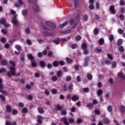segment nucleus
I'll return each mask as SVG.
<instances>
[{
    "instance_id": "nucleus-1",
    "label": "nucleus",
    "mask_w": 125,
    "mask_h": 125,
    "mask_svg": "<svg viewBox=\"0 0 125 125\" xmlns=\"http://www.w3.org/2000/svg\"><path fill=\"white\" fill-rule=\"evenodd\" d=\"M40 25L42 28H44V31L47 32V33L43 32H42V35L44 36V37H51L53 35V33H54V31L52 29H50L46 27L45 26L43 25V23L41 22Z\"/></svg>"
},
{
    "instance_id": "nucleus-2",
    "label": "nucleus",
    "mask_w": 125,
    "mask_h": 125,
    "mask_svg": "<svg viewBox=\"0 0 125 125\" xmlns=\"http://www.w3.org/2000/svg\"><path fill=\"white\" fill-rule=\"evenodd\" d=\"M9 62L12 66L10 67V72H8L7 75L9 78H11V76L15 75V73H16V68H15L16 62L12 61H10Z\"/></svg>"
},
{
    "instance_id": "nucleus-3",
    "label": "nucleus",
    "mask_w": 125,
    "mask_h": 125,
    "mask_svg": "<svg viewBox=\"0 0 125 125\" xmlns=\"http://www.w3.org/2000/svg\"><path fill=\"white\" fill-rule=\"evenodd\" d=\"M45 24L47 26H49V27H51L52 29H55L56 28V25L55 23H53V22L51 21H46L45 22Z\"/></svg>"
},
{
    "instance_id": "nucleus-4",
    "label": "nucleus",
    "mask_w": 125,
    "mask_h": 125,
    "mask_svg": "<svg viewBox=\"0 0 125 125\" xmlns=\"http://www.w3.org/2000/svg\"><path fill=\"white\" fill-rule=\"evenodd\" d=\"M17 17H18V15L15 14L13 17L12 21H11V23L14 24V25H17V24H18V20H17Z\"/></svg>"
},
{
    "instance_id": "nucleus-5",
    "label": "nucleus",
    "mask_w": 125,
    "mask_h": 125,
    "mask_svg": "<svg viewBox=\"0 0 125 125\" xmlns=\"http://www.w3.org/2000/svg\"><path fill=\"white\" fill-rule=\"evenodd\" d=\"M33 4L34 7H33V9L34 11L36 12H40V8H39V6L37 4V0H34V2H32Z\"/></svg>"
},
{
    "instance_id": "nucleus-6",
    "label": "nucleus",
    "mask_w": 125,
    "mask_h": 125,
    "mask_svg": "<svg viewBox=\"0 0 125 125\" xmlns=\"http://www.w3.org/2000/svg\"><path fill=\"white\" fill-rule=\"evenodd\" d=\"M38 118V123H37L35 125H40L42 124V120H43V117L42 116V115H38L37 116Z\"/></svg>"
},
{
    "instance_id": "nucleus-7",
    "label": "nucleus",
    "mask_w": 125,
    "mask_h": 125,
    "mask_svg": "<svg viewBox=\"0 0 125 125\" xmlns=\"http://www.w3.org/2000/svg\"><path fill=\"white\" fill-rule=\"evenodd\" d=\"M1 83H2V80L0 78V92H1L3 94H6V92L2 89L3 88V85Z\"/></svg>"
},
{
    "instance_id": "nucleus-8",
    "label": "nucleus",
    "mask_w": 125,
    "mask_h": 125,
    "mask_svg": "<svg viewBox=\"0 0 125 125\" xmlns=\"http://www.w3.org/2000/svg\"><path fill=\"white\" fill-rule=\"evenodd\" d=\"M109 10L111 14H116V10H115V7L114 6H110L109 7Z\"/></svg>"
},
{
    "instance_id": "nucleus-9",
    "label": "nucleus",
    "mask_w": 125,
    "mask_h": 125,
    "mask_svg": "<svg viewBox=\"0 0 125 125\" xmlns=\"http://www.w3.org/2000/svg\"><path fill=\"white\" fill-rule=\"evenodd\" d=\"M61 121L65 125H70V124L69 123V122L67 121V118L66 117L62 118Z\"/></svg>"
},
{
    "instance_id": "nucleus-10",
    "label": "nucleus",
    "mask_w": 125,
    "mask_h": 125,
    "mask_svg": "<svg viewBox=\"0 0 125 125\" xmlns=\"http://www.w3.org/2000/svg\"><path fill=\"white\" fill-rule=\"evenodd\" d=\"M38 66L37 63H36V61L34 59V57L32 56V67H36Z\"/></svg>"
},
{
    "instance_id": "nucleus-11",
    "label": "nucleus",
    "mask_w": 125,
    "mask_h": 125,
    "mask_svg": "<svg viewBox=\"0 0 125 125\" xmlns=\"http://www.w3.org/2000/svg\"><path fill=\"white\" fill-rule=\"evenodd\" d=\"M103 122L104 125H109L110 124V119L108 118H105L103 119Z\"/></svg>"
},
{
    "instance_id": "nucleus-12",
    "label": "nucleus",
    "mask_w": 125,
    "mask_h": 125,
    "mask_svg": "<svg viewBox=\"0 0 125 125\" xmlns=\"http://www.w3.org/2000/svg\"><path fill=\"white\" fill-rule=\"evenodd\" d=\"M72 101L76 102L77 100H79L80 99V97L77 95L73 96L71 98Z\"/></svg>"
},
{
    "instance_id": "nucleus-13",
    "label": "nucleus",
    "mask_w": 125,
    "mask_h": 125,
    "mask_svg": "<svg viewBox=\"0 0 125 125\" xmlns=\"http://www.w3.org/2000/svg\"><path fill=\"white\" fill-rule=\"evenodd\" d=\"M118 76L120 78H121V79H122L123 80H125V74H123L122 72H120L118 74Z\"/></svg>"
},
{
    "instance_id": "nucleus-14",
    "label": "nucleus",
    "mask_w": 125,
    "mask_h": 125,
    "mask_svg": "<svg viewBox=\"0 0 125 125\" xmlns=\"http://www.w3.org/2000/svg\"><path fill=\"white\" fill-rule=\"evenodd\" d=\"M97 94L99 97H100L102 94H103V90L101 89H99L97 92Z\"/></svg>"
},
{
    "instance_id": "nucleus-15",
    "label": "nucleus",
    "mask_w": 125,
    "mask_h": 125,
    "mask_svg": "<svg viewBox=\"0 0 125 125\" xmlns=\"http://www.w3.org/2000/svg\"><path fill=\"white\" fill-rule=\"evenodd\" d=\"M38 111L40 114H43L44 113V110L42 107H39L38 108Z\"/></svg>"
},
{
    "instance_id": "nucleus-16",
    "label": "nucleus",
    "mask_w": 125,
    "mask_h": 125,
    "mask_svg": "<svg viewBox=\"0 0 125 125\" xmlns=\"http://www.w3.org/2000/svg\"><path fill=\"white\" fill-rule=\"evenodd\" d=\"M40 66H41V67L42 68H44V67H45V66H46V64H45V62L43 61H41L40 62Z\"/></svg>"
},
{
    "instance_id": "nucleus-17",
    "label": "nucleus",
    "mask_w": 125,
    "mask_h": 125,
    "mask_svg": "<svg viewBox=\"0 0 125 125\" xmlns=\"http://www.w3.org/2000/svg\"><path fill=\"white\" fill-rule=\"evenodd\" d=\"M107 111L109 113H112L113 112V106L112 105H108L107 106Z\"/></svg>"
},
{
    "instance_id": "nucleus-18",
    "label": "nucleus",
    "mask_w": 125,
    "mask_h": 125,
    "mask_svg": "<svg viewBox=\"0 0 125 125\" xmlns=\"http://www.w3.org/2000/svg\"><path fill=\"white\" fill-rule=\"evenodd\" d=\"M117 44L118 46H120V45H122V44H123V40L121 39H118Z\"/></svg>"
},
{
    "instance_id": "nucleus-19",
    "label": "nucleus",
    "mask_w": 125,
    "mask_h": 125,
    "mask_svg": "<svg viewBox=\"0 0 125 125\" xmlns=\"http://www.w3.org/2000/svg\"><path fill=\"white\" fill-rule=\"evenodd\" d=\"M60 39L58 38L54 40L53 42H54V43H55L56 44H59V43H60Z\"/></svg>"
},
{
    "instance_id": "nucleus-20",
    "label": "nucleus",
    "mask_w": 125,
    "mask_h": 125,
    "mask_svg": "<svg viewBox=\"0 0 125 125\" xmlns=\"http://www.w3.org/2000/svg\"><path fill=\"white\" fill-rule=\"evenodd\" d=\"M15 47L16 49H17V50L18 51H21V50H22V48L21 47V46L19 45H16Z\"/></svg>"
},
{
    "instance_id": "nucleus-21",
    "label": "nucleus",
    "mask_w": 125,
    "mask_h": 125,
    "mask_svg": "<svg viewBox=\"0 0 125 125\" xmlns=\"http://www.w3.org/2000/svg\"><path fill=\"white\" fill-rule=\"evenodd\" d=\"M62 75H63V72L61 70H59L57 72V77H62Z\"/></svg>"
},
{
    "instance_id": "nucleus-22",
    "label": "nucleus",
    "mask_w": 125,
    "mask_h": 125,
    "mask_svg": "<svg viewBox=\"0 0 125 125\" xmlns=\"http://www.w3.org/2000/svg\"><path fill=\"white\" fill-rule=\"evenodd\" d=\"M120 111L122 112V113H125V106L123 105H121L120 106Z\"/></svg>"
},
{
    "instance_id": "nucleus-23",
    "label": "nucleus",
    "mask_w": 125,
    "mask_h": 125,
    "mask_svg": "<svg viewBox=\"0 0 125 125\" xmlns=\"http://www.w3.org/2000/svg\"><path fill=\"white\" fill-rule=\"evenodd\" d=\"M62 109H63V107L61 106L59 104L57 105V106L56 107V110H58V111H61V110H62Z\"/></svg>"
},
{
    "instance_id": "nucleus-24",
    "label": "nucleus",
    "mask_w": 125,
    "mask_h": 125,
    "mask_svg": "<svg viewBox=\"0 0 125 125\" xmlns=\"http://www.w3.org/2000/svg\"><path fill=\"white\" fill-rule=\"evenodd\" d=\"M20 60L21 61H22V62H24L25 61V55L23 54H21V57H20Z\"/></svg>"
},
{
    "instance_id": "nucleus-25",
    "label": "nucleus",
    "mask_w": 125,
    "mask_h": 125,
    "mask_svg": "<svg viewBox=\"0 0 125 125\" xmlns=\"http://www.w3.org/2000/svg\"><path fill=\"white\" fill-rule=\"evenodd\" d=\"M67 25H68V21H66L64 23L61 24L60 25V28H61V29H62V28H64L65 26H67Z\"/></svg>"
},
{
    "instance_id": "nucleus-26",
    "label": "nucleus",
    "mask_w": 125,
    "mask_h": 125,
    "mask_svg": "<svg viewBox=\"0 0 125 125\" xmlns=\"http://www.w3.org/2000/svg\"><path fill=\"white\" fill-rule=\"evenodd\" d=\"M74 7L75 8H77L78 6H79V2L78 0H74Z\"/></svg>"
},
{
    "instance_id": "nucleus-27",
    "label": "nucleus",
    "mask_w": 125,
    "mask_h": 125,
    "mask_svg": "<svg viewBox=\"0 0 125 125\" xmlns=\"http://www.w3.org/2000/svg\"><path fill=\"white\" fill-rule=\"evenodd\" d=\"M23 16H26L28 14V11L27 10H23L21 12Z\"/></svg>"
},
{
    "instance_id": "nucleus-28",
    "label": "nucleus",
    "mask_w": 125,
    "mask_h": 125,
    "mask_svg": "<svg viewBox=\"0 0 125 125\" xmlns=\"http://www.w3.org/2000/svg\"><path fill=\"white\" fill-rule=\"evenodd\" d=\"M6 108L7 110V112H8L9 113H10V112H11V107H10V105H6Z\"/></svg>"
},
{
    "instance_id": "nucleus-29",
    "label": "nucleus",
    "mask_w": 125,
    "mask_h": 125,
    "mask_svg": "<svg viewBox=\"0 0 125 125\" xmlns=\"http://www.w3.org/2000/svg\"><path fill=\"white\" fill-rule=\"evenodd\" d=\"M98 42H99V44H101V45H102V44H104V39H103V38H101Z\"/></svg>"
},
{
    "instance_id": "nucleus-30",
    "label": "nucleus",
    "mask_w": 125,
    "mask_h": 125,
    "mask_svg": "<svg viewBox=\"0 0 125 125\" xmlns=\"http://www.w3.org/2000/svg\"><path fill=\"white\" fill-rule=\"evenodd\" d=\"M83 21H84V22H86L87 21V20H88V16H87V15H85L83 17Z\"/></svg>"
},
{
    "instance_id": "nucleus-31",
    "label": "nucleus",
    "mask_w": 125,
    "mask_h": 125,
    "mask_svg": "<svg viewBox=\"0 0 125 125\" xmlns=\"http://www.w3.org/2000/svg\"><path fill=\"white\" fill-rule=\"evenodd\" d=\"M107 57L109 59L111 60V61H112L113 59H114V58H113V55H112V54H107Z\"/></svg>"
},
{
    "instance_id": "nucleus-32",
    "label": "nucleus",
    "mask_w": 125,
    "mask_h": 125,
    "mask_svg": "<svg viewBox=\"0 0 125 125\" xmlns=\"http://www.w3.org/2000/svg\"><path fill=\"white\" fill-rule=\"evenodd\" d=\"M94 106V104H87V107H88V108L89 109H91V108H92V107Z\"/></svg>"
},
{
    "instance_id": "nucleus-33",
    "label": "nucleus",
    "mask_w": 125,
    "mask_h": 125,
    "mask_svg": "<svg viewBox=\"0 0 125 125\" xmlns=\"http://www.w3.org/2000/svg\"><path fill=\"white\" fill-rule=\"evenodd\" d=\"M22 112L26 114V113H28V109L26 107H23L22 109Z\"/></svg>"
},
{
    "instance_id": "nucleus-34",
    "label": "nucleus",
    "mask_w": 125,
    "mask_h": 125,
    "mask_svg": "<svg viewBox=\"0 0 125 125\" xmlns=\"http://www.w3.org/2000/svg\"><path fill=\"white\" fill-rule=\"evenodd\" d=\"M87 78L89 81H91V80H92V76L90 74H88L87 75Z\"/></svg>"
},
{
    "instance_id": "nucleus-35",
    "label": "nucleus",
    "mask_w": 125,
    "mask_h": 125,
    "mask_svg": "<svg viewBox=\"0 0 125 125\" xmlns=\"http://www.w3.org/2000/svg\"><path fill=\"white\" fill-rule=\"evenodd\" d=\"M66 61L67 63H72L73 62V60L69 58H66Z\"/></svg>"
},
{
    "instance_id": "nucleus-36",
    "label": "nucleus",
    "mask_w": 125,
    "mask_h": 125,
    "mask_svg": "<svg viewBox=\"0 0 125 125\" xmlns=\"http://www.w3.org/2000/svg\"><path fill=\"white\" fill-rule=\"evenodd\" d=\"M0 24H2V25H4L6 22V21H5V19H2L0 20Z\"/></svg>"
},
{
    "instance_id": "nucleus-37",
    "label": "nucleus",
    "mask_w": 125,
    "mask_h": 125,
    "mask_svg": "<svg viewBox=\"0 0 125 125\" xmlns=\"http://www.w3.org/2000/svg\"><path fill=\"white\" fill-rule=\"evenodd\" d=\"M59 65V62L57 61H55L53 62V66L54 67H58V65Z\"/></svg>"
},
{
    "instance_id": "nucleus-38",
    "label": "nucleus",
    "mask_w": 125,
    "mask_h": 125,
    "mask_svg": "<svg viewBox=\"0 0 125 125\" xmlns=\"http://www.w3.org/2000/svg\"><path fill=\"white\" fill-rule=\"evenodd\" d=\"M58 80V79L56 76H54L52 77V81H53V82H56Z\"/></svg>"
},
{
    "instance_id": "nucleus-39",
    "label": "nucleus",
    "mask_w": 125,
    "mask_h": 125,
    "mask_svg": "<svg viewBox=\"0 0 125 125\" xmlns=\"http://www.w3.org/2000/svg\"><path fill=\"white\" fill-rule=\"evenodd\" d=\"M0 42H1L3 43L6 42V39H5L4 37L1 38L0 39Z\"/></svg>"
},
{
    "instance_id": "nucleus-40",
    "label": "nucleus",
    "mask_w": 125,
    "mask_h": 125,
    "mask_svg": "<svg viewBox=\"0 0 125 125\" xmlns=\"http://www.w3.org/2000/svg\"><path fill=\"white\" fill-rule=\"evenodd\" d=\"M119 51L120 52H124L125 51V48L123 46L119 47Z\"/></svg>"
},
{
    "instance_id": "nucleus-41",
    "label": "nucleus",
    "mask_w": 125,
    "mask_h": 125,
    "mask_svg": "<svg viewBox=\"0 0 125 125\" xmlns=\"http://www.w3.org/2000/svg\"><path fill=\"white\" fill-rule=\"evenodd\" d=\"M89 8L90 10H93L94 9V5L91 4L89 5Z\"/></svg>"
},
{
    "instance_id": "nucleus-42",
    "label": "nucleus",
    "mask_w": 125,
    "mask_h": 125,
    "mask_svg": "<svg viewBox=\"0 0 125 125\" xmlns=\"http://www.w3.org/2000/svg\"><path fill=\"white\" fill-rule=\"evenodd\" d=\"M88 61H89V57L86 56L84 58V62H88Z\"/></svg>"
},
{
    "instance_id": "nucleus-43",
    "label": "nucleus",
    "mask_w": 125,
    "mask_h": 125,
    "mask_svg": "<svg viewBox=\"0 0 125 125\" xmlns=\"http://www.w3.org/2000/svg\"><path fill=\"white\" fill-rule=\"evenodd\" d=\"M18 113V111H17L16 109H13L12 111V114H13L14 115H17Z\"/></svg>"
},
{
    "instance_id": "nucleus-44",
    "label": "nucleus",
    "mask_w": 125,
    "mask_h": 125,
    "mask_svg": "<svg viewBox=\"0 0 125 125\" xmlns=\"http://www.w3.org/2000/svg\"><path fill=\"white\" fill-rule=\"evenodd\" d=\"M112 67L113 68H116V67H117V62H112Z\"/></svg>"
},
{
    "instance_id": "nucleus-45",
    "label": "nucleus",
    "mask_w": 125,
    "mask_h": 125,
    "mask_svg": "<svg viewBox=\"0 0 125 125\" xmlns=\"http://www.w3.org/2000/svg\"><path fill=\"white\" fill-rule=\"evenodd\" d=\"M71 80H72V77H71V76H68L67 77H66V82H70Z\"/></svg>"
},
{
    "instance_id": "nucleus-46",
    "label": "nucleus",
    "mask_w": 125,
    "mask_h": 125,
    "mask_svg": "<svg viewBox=\"0 0 125 125\" xmlns=\"http://www.w3.org/2000/svg\"><path fill=\"white\" fill-rule=\"evenodd\" d=\"M41 77V74L39 72H36L35 74V78H40Z\"/></svg>"
},
{
    "instance_id": "nucleus-47",
    "label": "nucleus",
    "mask_w": 125,
    "mask_h": 125,
    "mask_svg": "<svg viewBox=\"0 0 125 125\" xmlns=\"http://www.w3.org/2000/svg\"><path fill=\"white\" fill-rule=\"evenodd\" d=\"M82 49H83V50L86 49V43H83L82 44Z\"/></svg>"
},
{
    "instance_id": "nucleus-48",
    "label": "nucleus",
    "mask_w": 125,
    "mask_h": 125,
    "mask_svg": "<svg viewBox=\"0 0 125 125\" xmlns=\"http://www.w3.org/2000/svg\"><path fill=\"white\" fill-rule=\"evenodd\" d=\"M93 33L95 35H98V28H95Z\"/></svg>"
},
{
    "instance_id": "nucleus-49",
    "label": "nucleus",
    "mask_w": 125,
    "mask_h": 125,
    "mask_svg": "<svg viewBox=\"0 0 125 125\" xmlns=\"http://www.w3.org/2000/svg\"><path fill=\"white\" fill-rule=\"evenodd\" d=\"M1 32L2 34H4V35H6L7 34V31H6V30L4 29H2L1 30Z\"/></svg>"
},
{
    "instance_id": "nucleus-50",
    "label": "nucleus",
    "mask_w": 125,
    "mask_h": 125,
    "mask_svg": "<svg viewBox=\"0 0 125 125\" xmlns=\"http://www.w3.org/2000/svg\"><path fill=\"white\" fill-rule=\"evenodd\" d=\"M52 94H56L57 93V89H53L51 91Z\"/></svg>"
},
{
    "instance_id": "nucleus-51",
    "label": "nucleus",
    "mask_w": 125,
    "mask_h": 125,
    "mask_svg": "<svg viewBox=\"0 0 125 125\" xmlns=\"http://www.w3.org/2000/svg\"><path fill=\"white\" fill-rule=\"evenodd\" d=\"M118 33H119L120 35H122V34H124V30L122 29H119L118 30Z\"/></svg>"
},
{
    "instance_id": "nucleus-52",
    "label": "nucleus",
    "mask_w": 125,
    "mask_h": 125,
    "mask_svg": "<svg viewBox=\"0 0 125 125\" xmlns=\"http://www.w3.org/2000/svg\"><path fill=\"white\" fill-rule=\"evenodd\" d=\"M74 86V85H73V84H70L69 86H68V89H69V90H73V87Z\"/></svg>"
},
{
    "instance_id": "nucleus-53",
    "label": "nucleus",
    "mask_w": 125,
    "mask_h": 125,
    "mask_svg": "<svg viewBox=\"0 0 125 125\" xmlns=\"http://www.w3.org/2000/svg\"><path fill=\"white\" fill-rule=\"evenodd\" d=\"M18 106L19 107L22 108L24 106V104H23L22 103L20 102L18 103Z\"/></svg>"
},
{
    "instance_id": "nucleus-54",
    "label": "nucleus",
    "mask_w": 125,
    "mask_h": 125,
    "mask_svg": "<svg viewBox=\"0 0 125 125\" xmlns=\"http://www.w3.org/2000/svg\"><path fill=\"white\" fill-rule=\"evenodd\" d=\"M120 5H121L122 6L125 5V1H124V0H121L120 1Z\"/></svg>"
},
{
    "instance_id": "nucleus-55",
    "label": "nucleus",
    "mask_w": 125,
    "mask_h": 125,
    "mask_svg": "<svg viewBox=\"0 0 125 125\" xmlns=\"http://www.w3.org/2000/svg\"><path fill=\"white\" fill-rule=\"evenodd\" d=\"M77 47L78 45H77L76 44H72L71 45V48H72V49H75V48H77Z\"/></svg>"
},
{
    "instance_id": "nucleus-56",
    "label": "nucleus",
    "mask_w": 125,
    "mask_h": 125,
    "mask_svg": "<svg viewBox=\"0 0 125 125\" xmlns=\"http://www.w3.org/2000/svg\"><path fill=\"white\" fill-rule=\"evenodd\" d=\"M25 34H27V35L30 34V29L26 28L25 29Z\"/></svg>"
},
{
    "instance_id": "nucleus-57",
    "label": "nucleus",
    "mask_w": 125,
    "mask_h": 125,
    "mask_svg": "<svg viewBox=\"0 0 125 125\" xmlns=\"http://www.w3.org/2000/svg\"><path fill=\"white\" fill-rule=\"evenodd\" d=\"M1 63L2 65H6V64H7V62L3 60L1 61Z\"/></svg>"
},
{
    "instance_id": "nucleus-58",
    "label": "nucleus",
    "mask_w": 125,
    "mask_h": 125,
    "mask_svg": "<svg viewBox=\"0 0 125 125\" xmlns=\"http://www.w3.org/2000/svg\"><path fill=\"white\" fill-rule=\"evenodd\" d=\"M109 40L110 42H112V41H113V40H114V36L112 35H110L109 36Z\"/></svg>"
},
{
    "instance_id": "nucleus-59",
    "label": "nucleus",
    "mask_w": 125,
    "mask_h": 125,
    "mask_svg": "<svg viewBox=\"0 0 125 125\" xmlns=\"http://www.w3.org/2000/svg\"><path fill=\"white\" fill-rule=\"evenodd\" d=\"M27 58H28V59H29V60H31V61H32V54H28L27 55Z\"/></svg>"
},
{
    "instance_id": "nucleus-60",
    "label": "nucleus",
    "mask_w": 125,
    "mask_h": 125,
    "mask_svg": "<svg viewBox=\"0 0 125 125\" xmlns=\"http://www.w3.org/2000/svg\"><path fill=\"white\" fill-rule=\"evenodd\" d=\"M70 24L74 25V24L75 23V21H74V19H71L70 20Z\"/></svg>"
},
{
    "instance_id": "nucleus-61",
    "label": "nucleus",
    "mask_w": 125,
    "mask_h": 125,
    "mask_svg": "<svg viewBox=\"0 0 125 125\" xmlns=\"http://www.w3.org/2000/svg\"><path fill=\"white\" fill-rule=\"evenodd\" d=\"M81 39H82V38H81V36H80V35L76 36V37H75V40L76 41H80Z\"/></svg>"
},
{
    "instance_id": "nucleus-62",
    "label": "nucleus",
    "mask_w": 125,
    "mask_h": 125,
    "mask_svg": "<svg viewBox=\"0 0 125 125\" xmlns=\"http://www.w3.org/2000/svg\"><path fill=\"white\" fill-rule=\"evenodd\" d=\"M120 19H121V20H122V21L125 20V16H124V15L121 14L120 15Z\"/></svg>"
},
{
    "instance_id": "nucleus-63",
    "label": "nucleus",
    "mask_w": 125,
    "mask_h": 125,
    "mask_svg": "<svg viewBox=\"0 0 125 125\" xmlns=\"http://www.w3.org/2000/svg\"><path fill=\"white\" fill-rule=\"evenodd\" d=\"M5 68H0V73H4L5 72Z\"/></svg>"
},
{
    "instance_id": "nucleus-64",
    "label": "nucleus",
    "mask_w": 125,
    "mask_h": 125,
    "mask_svg": "<svg viewBox=\"0 0 125 125\" xmlns=\"http://www.w3.org/2000/svg\"><path fill=\"white\" fill-rule=\"evenodd\" d=\"M99 80H103L104 79V75H100L98 76Z\"/></svg>"
}]
</instances>
